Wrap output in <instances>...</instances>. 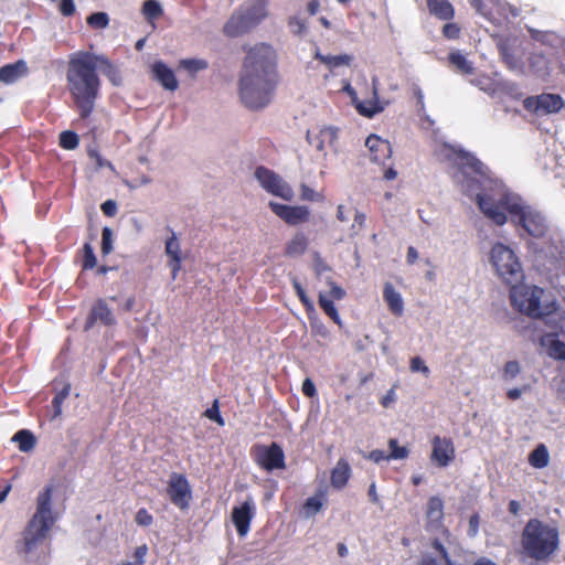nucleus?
<instances>
[{
  "mask_svg": "<svg viewBox=\"0 0 565 565\" xmlns=\"http://www.w3.org/2000/svg\"><path fill=\"white\" fill-rule=\"evenodd\" d=\"M448 158L457 169L456 178L462 192L475 198L480 211L494 224L507 223L509 213L531 236L541 237L546 232L545 220L539 213L526 211L525 207L509 193H502L498 199L484 194L491 188L493 180L490 170L475 154L462 149H451Z\"/></svg>",
  "mask_w": 565,
  "mask_h": 565,
  "instance_id": "1",
  "label": "nucleus"
},
{
  "mask_svg": "<svg viewBox=\"0 0 565 565\" xmlns=\"http://www.w3.org/2000/svg\"><path fill=\"white\" fill-rule=\"evenodd\" d=\"M243 50L246 55L238 82L239 98L247 108L258 110L271 102L279 81L277 52L265 42L244 45Z\"/></svg>",
  "mask_w": 565,
  "mask_h": 565,
  "instance_id": "2",
  "label": "nucleus"
},
{
  "mask_svg": "<svg viewBox=\"0 0 565 565\" xmlns=\"http://www.w3.org/2000/svg\"><path fill=\"white\" fill-rule=\"evenodd\" d=\"M66 82L82 119H87L94 111L95 102L100 90V79L96 70V54L77 51L68 58Z\"/></svg>",
  "mask_w": 565,
  "mask_h": 565,
  "instance_id": "3",
  "label": "nucleus"
},
{
  "mask_svg": "<svg viewBox=\"0 0 565 565\" xmlns=\"http://www.w3.org/2000/svg\"><path fill=\"white\" fill-rule=\"evenodd\" d=\"M559 535L553 527L537 519H531L522 533V546L526 555L536 561L547 559L557 548Z\"/></svg>",
  "mask_w": 565,
  "mask_h": 565,
  "instance_id": "4",
  "label": "nucleus"
},
{
  "mask_svg": "<svg viewBox=\"0 0 565 565\" xmlns=\"http://www.w3.org/2000/svg\"><path fill=\"white\" fill-rule=\"evenodd\" d=\"M53 488L47 486L38 497L36 512L23 532L22 552H32L45 537L54 523L51 503Z\"/></svg>",
  "mask_w": 565,
  "mask_h": 565,
  "instance_id": "5",
  "label": "nucleus"
},
{
  "mask_svg": "<svg viewBox=\"0 0 565 565\" xmlns=\"http://www.w3.org/2000/svg\"><path fill=\"white\" fill-rule=\"evenodd\" d=\"M509 286L511 303L521 313L533 319H542L557 310L555 301L542 302L545 294L543 288L526 285L519 287L518 284Z\"/></svg>",
  "mask_w": 565,
  "mask_h": 565,
  "instance_id": "6",
  "label": "nucleus"
},
{
  "mask_svg": "<svg viewBox=\"0 0 565 565\" xmlns=\"http://www.w3.org/2000/svg\"><path fill=\"white\" fill-rule=\"evenodd\" d=\"M267 15L264 0H249L234 10L223 26V33L232 39L242 36L255 29Z\"/></svg>",
  "mask_w": 565,
  "mask_h": 565,
  "instance_id": "7",
  "label": "nucleus"
},
{
  "mask_svg": "<svg viewBox=\"0 0 565 565\" xmlns=\"http://www.w3.org/2000/svg\"><path fill=\"white\" fill-rule=\"evenodd\" d=\"M490 262L498 276L507 285L519 284L523 279L521 264L514 252L502 243H495L490 253Z\"/></svg>",
  "mask_w": 565,
  "mask_h": 565,
  "instance_id": "8",
  "label": "nucleus"
},
{
  "mask_svg": "<svg viewBox=\"0 0 565 565\" xmlns=\"http://www.w3.org/2000/svg\"><path fill=\"white\" fill-rule=\"evenodd\" d=\"M475 11L494 25H500L502 21L510 17H518L519 10L501 0H468Z\"/></svg>",
  "mask_w": 565,
  "mask_h": 565,
  "instance_id": "9",
  "label": "nucleus"
},
{
  "mask_svg": "<svg viewBox=\"0 0 565 565\" xmlns=\"http://www.w3.org/2000/svg\"><path fill=\"white\" fill-rule=\"evenodd\" d=\"M250 456L255 463L265 471L286 468L285 452L277 443L270 445L256 444L250 449Z\"/></svg>",
  "mask_w": 565,
  "mask_h": 565,
  "instance_id": "10",
  "label": "nucleus"
},
{
  "mask_svg": "<svg viewBox=\"0 0 565 565\" xmlns=\"http://www.w3.org/2000/svg\"><path fill=\"white\" fill-rule=\"evenodd\" d=\"M255 178L268 193L286 201L292 200L294 191L291 186L275 171L260 166L255 170Z\"/></svg>",
  "mask_w": 565,
  "mask_h": 565,
  "instance_id": "11",
  "label": "nucleus"
},
{
  "mask_svg": "<svg viewBox=\"0 0 565 565\" xmlns=\"http://www.w3.org/2000/svg\"><path fill=\"white\" fill-rule=\"evenodd\" d=\"M167 493L175 507L181 510L188 509L192 493L190 483L184 475L171 473L167 486Z\"/></svg>",
  "mask_w": 565,
  "mask_h": 565,
  "instance_id": "12",
  "label": "nucleus"
},
{
  "mask_svg": "<svg viewBox=\"0 0 565 565\" xmlns=\"http://www.w3.org/2000/svg\"><path fill=\"white\" fill-rule=\"evenodd\" d=\"M523 106L527 111L535 114H552L559 111L564 102L559 95L556 94H541L539 96L526 97Z\"/></svg>",
  "mask_w": 565,
  "mask_h": 565,
  "instance_id": "13",
  "label": "nucleus"
},
{
  "mask_svg": "<svg viewBox=\"0 0 565 565\" xmlns=\"http://www.w3.org/2000/svg\"><path fill=\"white\" fill-rule=\"evenodd\" d=\"M330 290L328 294L320 292L318 302L323 312L338 326H342L339 312L333 303V300H341L345 297V290L337 285L334 281H328Z\"/></svg>",
  "mask_w": 565,
  "mask_h": 565,
  "instance_id": "14",
  "label": "nucleus"
},
{
  "mask_svg": "<svg viewBox=\"0 0 565 565\" xmlns=\"http://www.w3.org/2000/svg\"><path fill=\"white\" fill-rule=\"evenodd\" d=\"M270 210L288 225L306 223L310 218V210L305 205H286L277 202H269Z\"/></svg>",
  "mask_w": 565,
  "mask_h": 565,
  "instance_id": "15",
  "label": "nucleus"
},
{
  "mask_svg": "<svg viewBox=\"0 0 565 565\" xmlns=\"http://www.w3.org/2000/svg\"><path fill=\"white\" fill-rule=\"evenodd\" d=\"M430 460L438 467H447L456 457L454 441L448 437L435 436L431 439Z\"/></svg>",
  "mask_w": 565,
  "mask_h": 565,
  "instance_id": "16",
  "label": "nucleus"
},
{
  "mask_svg": "<svg viewBox=\"0 0 565 565\" xmlns=\"http://www.w3.org/2000/svg\"><path fill=\"white\" fill-rule=\"evenodd\" d=\"M97 322H100L106 327H111L116 324V317L111 308L108 306L107 301L103 298L97 299L93 303L89 313L86 318L84 330H90Z\"/></svg>",
  "mask_w": 565,
  "mask_h": 565,
  "instance_id": "17",
  "label": "nucleus"
},
{
  "mask_svg": "<svg viewBox=\"0 0 565 565\" xmlns=\"http://www.w3.org/2000/svg\"><path fill=\"white\" fill-rule=\"evenodd\" d=\"M254 514V505L250 501H245L232 509V522L241 537L246 536L249 532Z\"/></svg>",
  "mask_w": 565,
  "mask_h": 565,
  "instance_id": "18",
  "label": "nucleus"
},
{
  "mask_svg": "<svg viewBox=\"0 0 565 565\" xmlns=\"http://www.w3.org/2000/svg\"><path fill=\"white\" fill-rule=\"evenodd\" d=\"M365 146L369 149L371 161L375 163L384 166L392 157L391 143L377 135L369 136L365 140Z\"/></svg>",
  "mask_w": 565,
  "mask_h": 565,
  "instance_id": "19",
  "label": "nucleus"
},
{
  "mask_svg": "<svg viewBox=\"0 0 565 565\" xmlns=\"http://www.w3.org/2000/svg\"><path fill=\"white\" fill-rule=\"evenodd\" d=\"M426 530L439 531L444 527V501L437 495L428 499L425 509Z\"/></svg>",
  "mask_w": 565,
  "mask_h": 565,
  "instance_id": "20",
  "label": "nucleus"
},
{
  "mask_svg": "<svg viewBox=\"0 0 565 565\" xmlns=\"http://www.w3.org/2000/svg\"><path fill=\"white\" fill-rule=\"evenodd\" d=\"M338 139L337 129L333 127H323L318 131L308 130L307 140L316 150L323 151L326 145L333 146Z\"/></svg>",
  "mask_w": 565,
  "mask_h": 565,
  "instance_id": "21",
  "label": "nucleus"
},
{
  "mask_svg": "<svg viewBox=\"0 0 565 565\" xmlns=\"http://www.w3.org/2000/svg\"><path fill=\"white\" fill-rule=\"evenodd\" d=\"M153 78L158 81L166 89L175 90L179 86L178 79L173 71L163 62H156L152 65Z\"/></svg>",
  "mask_w": 565,
  "mask_h": 565,
  "instance_id": "22",
  "label": "nucleus"
},
{
  "mask_svg": "<svg viewBox=\"0 0 565 565\" xmlns=\"http://www.w3.org/2000/svg\"><path fill=\"white\" fill-rule=\"evenodd\" d=\"M166 254L169 257V266L172 271V277L175 278L181 270V246L174 232L166 242Z\"/></svg>",
  "mask_w": 565,
  "mask_h": 565,
  "instance_id": "23",
  "label": "nucleus"
},
{
  "mask_svg": "<svg viewBox=\"0 0 565 565\" xmlns=\"http://www.w3.org/2000/svg\"><path fill=\"white\" fill-rule=\"evenodd\" d=\"M430 15L441 21H451L455 18V7L449 0H426Z\"/></svg>",
  "mask_w": 565,
  "mask_h": 565,
  "instance_id": "24",
  "label": "nucleus"
},
{
  "mask_svg": "<svg viewBox=\"0 0 565 565\" xmlns=\"http://www.w3.org/2000/svg\"><path fill=\"white\" fill-rule=\"evenodd\" d=\"M540 344L546 349L547 354L554 360L565 361V343L558 340L556 333L542 335Z\"/></svg>",
  "mask_w": 565,
  "mask_h": 565,
  "instance_id": "25",
  "label": "nucleus"
},
{
  "mask_svg": "<svg viewBox=\"0 0 565 565\" xmlns=\"http://www.w3.org/2000/svg\"><path fill=\"white\" fill-rule=\"evenodd\" d=\"M26 63L22 60H19L14 63L0 67V82L4 84H12L20 77L26 75Z\"/></svg>",
  "mask_w": 565,
  "mask_h": 565,
  "instance_id": "26",
  "label": "nucleus"
},
{
  "mask_svg": "<svg viewBox=\"0 0 565 565\" xmlns=\"http://www.w3.org/2000/svg\"><path fill=\"white\" fill-rule=\"evenodd\" d=\"M96 70L100 72L111 82L113 85L119 86L122 83L121 73L117 65H115L105 55L96 54Z\"/></svg>",
  "mask_w": 565,
  "mask_h": 565,
  "instance_id": "27",
  "label": "nucleus"
},
{
  "mask_svg": "<svg viewBox=\"0 0 565 565\" xmlns=\"http://www.w3.org/2000/svg\"><path fill=\"white\" fill-rule=\"evenodd\" d=\"M383 298L387 303L390 311L395 316H402L404 311V302L401 294L395 290L392 284L386 282L383 289Z\"/></svg>",
  "mask_w": 565,
  "mask_h": 565,
  "instance_id": "28",
  "label": "nucleus"
},
{
  "mask_svg": "<svg viewBox=\"0 0 565 565\" xmlns=\"http://www.w3.org/2000/svg\"><path fill=\"white\" fill-rule=\"evenodd\" d=\"M351 476V469L344 459H340L331 471V484L333 488L342 489L347 486Z\"/></svg>",
  "mask_w": 565,
  "mask_h": 565,
  "instance_id": "29",
  "label": "nucleus"
},
{
  "mask_svg": "<svg viewBox=\"0 0 565 565\" xmlns=\"http://www.w3.org/2000/svg\"><path fill=\"white\" fill-rule=\"evenodd\" d=\"M550 462V454L544 444L537 445L529 455V463L536 469L547 467Z\"/></svg>",
  "mask_w": 565,
  "mask_h": 565,
  "instance_id": "30",
  "label": "nucleus"
},
{
  "mask_svg": "<svg viewBox=\"0 0 565 565\" xmlns=\"http://www.w3.org/2000/svg\"><path fill=\"white\" fill-rule=\"evenodd\" d=\"M308 248V239L302 233H297L286 245L285 254L287 256L302 255Z\"/></svg>",
  "mask_w": 565,
  "mask_h": 565,
  "instance_id": "31",
  "label": "nucleus"
},
{
  "mask_svg": "<svg viewBox=\"0 0 565 565\" xmlns=\"http://www.w3.org/2000/svg\"><path fill=\"white\" fill-rule=\"evenodd\" d=\"M12 440L19 446V449L23 452L31 451L36 444L34 435L28 429H21L14 434Z\"/></svg>",
  "mask_w": 565,
  "mask_h": 565,
  "instance_id": "32",
  "label": "nucleus"
},
{
  "mask_svg": "<svg viewBox=\"0 0 565 565\" xmlns=\"http://www.w3.org/2000/svg\"><path fill=\"white\" fill-rule=\"evenodd\" d=\"M448 60L455 68L465 75H470L473 73V65L470 61L466 58L460 52H451L448 56Z\"/></svg>",
  "mask_w": 565,
  "mask_h": 565,
  "instance_id": "33",
  "label": "nucleus"
},
{
  "mask_svg": "<svg viewBox=\"0 0 565 565\" xmlns=\"http://www.w3.org/2000/svg\"><path fill=\"white\" fill-rule=\"evenodd\" d=\"M316 58L319 60L321 63L326 64L330 70L337 68L342 65H350L352 61V56L348 54L322 55L320 53H317Z\"/></svg>",
  "mask_w": 565,
  "mask_h": 565,
  "instance_id": "34",
  "label": "nucleus"
},
{
  "mask_svg": "<svg viewBox=\"0 0 565 565\" xmlns=\"http://www.w3.org/2000/svg\"><path fill=\"white\" fill-rule=\"evenodd\" d=\"M326 492L319 490L313 497L308 498L303 503V510L308 516L317 514L323 507Z\"/></svg>",
  "mask_w": 565,
  "mask_h": 565,
  "instance_id": "35",
  "label": "nucleus"
},
{
  "mask_svg": "<svg viewBox=\"0 0 565 565\" xmlns=\"http://www.w3.org/2000/svg\"><path fill=\"white\" fill-rule=\"evenodd\" d=\"M142 13L147 20L152 21L162 15V8L156 0H146L142 6Z\"/></svg>",
  "mask_w": 565,
  "mask_h": 565,
  "instance_id": "36",
  "label": "nucleus"
},
{
  "mask_svg": "<svg viewBox=\"0 0 565 565\" xmlns=\"http://www.w3.org/2000/svg\"><path fill=\"white\" fill-rule=\"evenodd\" d=\"M82 269L88 270L95 268L97 265V258L95 256L93 246L89 243H85L82 248Z\"/></svg>",
  "mask_w": 565,
  "mask_h": 565,
  "instance_id": "37",
  "label": "nucleus"
},
{
  "mask_svg": "<svg viewBox=\"0 0 565 565\" xmlns=\"http://www.w3.org/2000/svg\"><path fill=\"white\" fill-rule=\"evenodd\" d=\"M86 22L92 29H105L109 24V17L106 12H95L87 17Z\"/></svg>",
  "mask_w": 565,
  "mask_h": 565,
  "instance_id": "38",
  "label": "nucleus"
},
{
  "mask_svg": "<svg viewBox=\"0 0 565 565\" xmlns=\"http://www.w3.org/2000/svg\"><path fill=\"white\" fill-rule=\"evenodd\" d=\"M79 143L77 134L71 130H65L60 134V146L66 150L75 149Z\"/></svg>",
  "mask_w": 565,
  "mask_h": 565,
  "instance_id": "39",
  "label": "nucleus"
},
{
  "mask_svg": "<svg viewBox=\"0 0 565 565\" xmlns=\"http://www.w3.org/2000/svg\"><path fill=\"white\" fill-rule=\"evenodd\" d=\"M180 66L194 75L195 73L207 68V62L199 58H185L180 61Z\"/></svg>",
  "mask_w": 565,
  "mask_h": 565,
  "instance_id": "40",
  "label": "nucleus"
},
{
  "mask_svg": "<svg viewBox=\"0 0 565 565\" xmlns=\"http://www.w3.org/2000/svg\"><path fill=\"white\" fill-rule=\"evenodd\" d=\"M292 287H294L296 295L299 298L300 302L305 307L306 311L307 312L313 311L315 310L313 303L310 300V298L307 296L305 289L302 288L301 284L299 282V280L297 278L292 279Z\"/></svg>",
  "mask_w": 565,
  "mask_h": 565,
  "instance_id": "41",
  "label": "nucleus"
},
{
  "mask_svg": "<svg viewBox=\"0 0 565 565\" xmlns=\"http://www.w3.org/2000/svg\"><path fill=\"white\" fill-rule=\"evenodd\" d=\"M388 448H390V452L387 455V457H390V459H405L408 457V449L406 447H403V446H398V443L395 438H391L388 440Z\"/></svg>",
  "mask_w": 565,
  "mask_h": 565,
  "instance_id": "42",
  "label": "nucleus"
},
{
  "mask_svg": "<svg viewBox=\"0 0 565 565\" xmlns=\"http://www.w3.org/2000/svg\"><path fill=\"white\" fill-rule=\"evenodd\" d=\"M287 25L295 35H302L307 31V21L297 15L289 17Z\"/></svg>",
  "mask_w": 565,
  "mask_h": 565,
  "instance_id": "43",
  "label": "nucleus"
},
{
  "mask_svg": "<svg viewBox=\"0 0 565 565\" xmlns=\"http://www.w3.org/2000/svg\"><path fill=\"white\" fill-rule=\"evenodd\" d=\"M441 33L448 40H457L460 36L461 28L456 22L447 21L441 29Z\"/></svg>",
  "mask_w": 565,
  "mask_h": 565,
  "instance_id": "44",
  "label": "nucleus"
},
{
  "mask_svg": "<svg viewBox=\"0 0 565 565\" xmlns=\"http://www.w3.org/2000/svg\"><path fill=\"white\" fill-rule=\"evenodd\" d=\"M204 416L220 426H224L225 422L220 414L218 401L215 399L210 408L204 412Z\"/></svg>",
  "mask_w": 565,
  "mask_h": 565,
  "instance_id": "45",
  "label": "nucleus"
},
{
  "mask_svg": "<svg viewBox=\"0 0 565 565\" xmlns=\"http://www.w3.org/2000/svg\"><path fill=\"white\" fill-rule=\"evenodd\" d=\"M113 250V232L109 227L102 231V253L108 255Z\"/></svg>",
  "mask_w": 565,
  "mask_h": 565,
  "instance_id": "46",
  "label": "nucleus"
},
{
  "mask_svg": "<svg viewBox=\"0 0 565 565\" xmlns=\"http://www.w3.org/2000/svg\"><path fill=\"white\" fill-rule=\"evenodd\" d=\"M521 372V366L518 361H508L503 367V379L509 381L514 379Z\"/></svg>",
  "mask_w": 565,
  "mask_h": 565,
  "instance_id": "47",
  "label": "nucleus"
},
{
  "mask_svg": "<svg viewBox=\"0 0 565 565\" xmlns=\"http://www.w3.org/2000/svg\"><path fill=\"white\" fill-rule=\"evenodd\" d=\"M70 392L68 387H64L61 392H58L52 399V405L54 407V415L58 416L62 413V404L67 397Z\"/></svg>",
  "mask_w": 565,
  "mask_h": 565,
  "instance_id": "48",
  "label": "nucleus"
},
{
  "mask_svg": "<svg viewBox=\"0 0 565 565\" xmlns=\"http://www.w3.org/2000/svg\"><path fill=\"white\" fill-rule=\"evenodd\" d=\"M135 521L140 526H150L153 523V516L147 509L141 508L137 511Z\"/></svg>",
  "mask_w": 565,
  "mask_h": 565,
  "instance_id": "49",
  "label": "nucleus"
},
{
  "mask_svg": "<svg viewBox=\"0 0 565 565\" xmlns=\"http://www.w3.org/2000/svg\"><path fill=\"white\" fill-rule=\"evenodd\" d=\"M499 51L503 62L511 68L515 67V60L510 49L505 44H500Z\"/></svg>",
  "mask_w": 565,
  "mask_h": 565,
  "instance_id": "50",
  "label": "nucleus"
},
{
  "mask_svg": "<svg viewBox=\"0 0 565 565\" xmlns=\"http://www.w3.org/2000/svg\"><path fill=\"white\" fill-rule=\"evenodd\" d=\"M412 372H422L425 375H428L429 369L425 365L424 361L419 356H415L411 360L409 364Z\"/></svg>",
  "mask_w": 565,
  "mask_h": 565,
  "instance_id": "51",
  "label": "nucleus"
},
{
  "mask_svg": "<svg viewBox=\"0 0 565 565\" xmlns=\"http://www.w3.org/2000/svg\"><path fill=\"white\" fill-rule=\"evenodd\" d=\"M104 215L113 217L117 214V203L114 200H107L100 205Z\"/></svg>",
  "mask_w": 565,
  "mask_h": 565,
  "instance_id": "52",
  "label": "nucleus"
},
{
  "mask_svg": "<svg viewBox=\"0 0 565 565\" xmlns=\"http://www.w3.org/2000/svg\"><path fill=\"white\" fill-rule=\"evenodd\" d=\"M431 546L439 553L446 565H451L449 554L439 540H434Z\"/></svg>",
  "mask_w": 565,
  "mask_h": 565,
  "instance_id": "53",
  "label": "nucleus"
},
{
  "mask_svg": "<svg viewBox=\"0 0 565 565\" xmlns=\"http://www.w3.org/2000/svg\"><path fill=\"white\" fill-rule=\"evenodd\" d=\"M301 391L307 397H315L317 395V388L311 379L307 377L302 382Z\"/></svg>",
  "mask_w": 565,
  "mask_h": 565,
  "instance_id": "54",
  "label": "nucleus"
},
{
  "mask_svg": "<svg viewBox=\"0 0 565 565\" xmlns=\"http://www.w3.org/2000/svg\"><path fill=\"white\" fill-rule=\"evenodd\" d=\"M60 12L64 17H71L75 13V4L73 0H61Z\"/></svg>",
  "mask_w": 565,
  "mask_h": 565,
  "instance_id": "55",
  "label": "nucleus"
},
{
  "mask_svg": "<svg viewBox=\"0 0 565 565\" xmlns=\"http://www.w3.org/2000/svg\"><path fill=\"white\" fill-rule=\"evenodd\" d=\"M148 553V547L146 544H142L138 547H136L134 557H135V565H143L145 564V557Z\"/></svg>",
  "mask_w": 565,
  "mask_h": 565,
  "instance_id": "56",
  "label": "nucleus"
},
{
  "mask_svg": "<svg viewBox=\"0 0 565 565\" xmlns=\"http://www.w3.org/2000/svg\"><path fill=\"white\" fill-rule=\"evenodd\" d=\"M388 454H386L384 450L375 449L369 452L366 456L367 459L372 460L375 463H379L383 460H391L390 457H387Z\"/></svg>",
  "mask_w": 565,
  "mask_h": 565,
  "instance_id": "57",
  "label": "nucleus"
},
{
  "mask_svg": "<svg viewBox=\"0 0 565 565\" xmlns=\"http://www.w3.org/2000/svg\"><path fill=\"white\" fill-rule=\"evenodd\" d=\"M480 518L477 513L472 514L469 519V535L476 536L479 531Z\"/></svg>",
  "mask_w": 565,
  "mask_h": 565,
  "instance_id": "58",
  "label": "nucleus"
},
{
  "mask_svg": "<svg viewBox=\"0 0 565 565\" xmlns=\"http://www.w3.org/2000/svg\"><path fill=\"white\" fill-rule=\"evenodd\" d=\"M301 199L307 201H316L317 193L306 184L301 185Z\"/></svg>",
  "mask_w": 565,
  "mask_h": 565,
  "instance_id": "59",
  "label": "nucleus"
},
{
  "mask_svg": "<svg viewBox=\"0 0 565 565\" xmlns=\"http://www.w3.org/2000/svg\"><path fill=\"white\" fill-rule=\"evenodd\" d=\"M529 390V386L527 385H524L523 387L519 388V387H514V388H510L508 392H507V397L511 401H515L518 398L521 397L522 393L527 391Z\"/></svg>",
  "mask_w": 565,
  "mask_h": 565,
  "instance_id": "60",
  "label": "nucleus"
},
{
  "mask_svg": "<svg viewBox=\"0 0 565 565\" xmlns=\"http://www.w3.org/2000/svg\"><path fill=\"white\" fill-rule=\"evenodd\" d=\"M366 215L363 212L356 211L354 214V223L352 228L358 227L359 230L363 228L365 225Z\"/></svg>",
  "mask_w": 565,
  "mask_h": 565,
  "instance_id": "61",
  "label": "nucleus"
},
{
  "mask_svg": "<svg viewBox=\"0 0 565 565\" xmlns=\"http://www.w3.org/2000/svg\"><path fill=\"white\" fill-rule=\"evenodd\" d=\"M395 390L393 387L383 396L381 399V405L386 408L395 401Z\"/></svg>",
  "mask_w": 565,
  "mask_h": 565,
  "instance_id": "62",
  "label": "nucleus"
},
{
  "mask_svg": "<svg viewBox=\"0 0 565 565\" xmlns=\"http://www.w3.org/2000/svg\"><path fill=\"white\" fill-rule=\"evenodd\" d=\"M417 258H418V253H417L416 248L413 246H409L407 249V255H406L407 264H409V265L415 264Z\"/></svg>",
  "mask_w": 565,
  "mask_h": 565,
  "instance_id": "63",
  "label": "nucleus"
},
{
  "mask_svg": "<svg viewBox=\"0 0 565 565\" xmlns=\"http://www.w3.org/2000/svg\"><path fill=\"white\" fill-rule=\"evenodd\" d=\"M320 2L319 0H310L307 3V11L310 15H316L319 11Z\"/></svg>",
  "mask_w": 565,
  "mask_h": 565,
  "instance_id": "64",
  "label": "nucleus"
}]
</instances>
